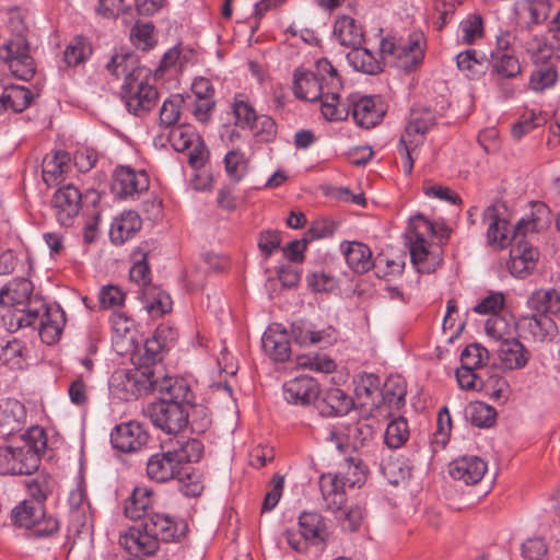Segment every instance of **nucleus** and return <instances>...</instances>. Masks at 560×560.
<instances>
[{
	"label": "nucleus",
	"mask_w": 560,
	"mask_h": 560,
	"mask_svg": "<svg viewBox=\"0 0 560 560\" xmlns=\"http://www.w3.org/2000/svg\"><path fill=\"white\" fill-rule=\"evenodd\" d=\"M188 408L176 401L158 399L148 405L145 415L155 428L167 434H177L188 428Z\"/></svg>",
	"instance_id": "obj_6"
},
{
	"label": "nucleus",
	"mask_w": 560,
	"mask_h": 560,
	"mask_svg": "<svg viewBox=\"0 0 560 560\" xmlns=\"http://www.w3.org/2000/svg\"><path fill=\"white\" fill-rule=\"evenodd\" d=\"M172 453L176 456V460L182 466H187L189 463H197L203 455V444L197 439H190L182 443Z\"/></svg>",
	"instance_id": "obj_51"
},
{
	"label": "nucleus",
	"mask_w": 560,
	"mask_h": 560,
	"mask_svg": "<svg viewBox=\"0 0 560 560\" xmlns=\"http://www.w3.org/2000/svg\"><path fill=\"white\" fill-rule=\"evenodd\" d=\"M19 446H0V475H31L37 470L47 447L43 429L33 427L21 438Z\"/></svg>",
	"instance_id": "obj_3"
},
{
	"label": "nucleus",
	"mask_w": 560,
	"mask_h": 560,
	"mask_svg": "<svg viewBox=\"0 0 560 560\" xmlns=\"http://www.w3.org/2000/svg\"><path fill=\"white\" fill-rule=\"evenodd\" d=\"M0 58L5 61L11 72L19 79L28 81L35 74V62L30 55V45L22 33L9 38L0 48Z\"/></svg>",
	"instance_id": "obj_7"
},
{
	"label": "nucleus",
	"mask_w": 560,
	"mask_h": 560,
	"mask_svg": "<svg viewBox=\"0 0 560 560\" xmlns=\"http://www.w3.org/2000/svg\"><path fill=\"white\" fill-rule=\"evenodd\" d=\"M482 223L488 225L487 241L491 246L503 248L509 243V222L500 218L495 205L488 206L482 212Z\"/></svg>",
	"instance_id": "obj_23"
},
{
	"label": "nucleus",
	"mask_w": 560,
	"mask_h": 560,
	"mask_svg": "<svg viewBox=\"0 0 560 560\" xmlns=\"http://www.w3.org/2000/svg\"><path fill=\"white\" fill-rule=\"evenodd\" d=\"M299 528L301 536L313 545L324 542L329 535L324 517L317 512L301 513Z\"/></svg>",
	"instance_id": "obj_28"
},
{
	"label": "nucleus",
	"mask_w": 560,
	"mask_h": 560,
	"mask_svg": "<svg viewBox=\"0 0 560 560\" xmlns=\"http://www.w3.org/2000/svg\"><path fill=\"white\" fill-rule=\"evenodd\" d=\"M423 57V35L416 33L410 35L407 42L399 43L393 67L409 72L421 63Z\"/></svg>",
	"instance_id": "obj_22"
},
{
	"label": "nucleus",
	"mask_w": 560,
	"mask_h": 560,
	"mask_svg": "<svg viewBox=\"0 0 560 560\" xmlns=\"http://www.w3.org/2000/svg\"><path fill=\"white\" fill-rule=\"evenodd\" d=\"M106 69L116 79L124 78V83L147 79L150 72L140 66L138 56L132 51L116 52L106 65Z\"/></svg>",
	"instance_id": "obj_16"
},
{
	"label": "nucleus",
	"mask_w": 560,
	"mask_h": 560,
	"mask_svg": "<svg viewBox=\"0 0 560 560\" xmlns=\"http://www.w3.org/2000/svg\"><path fill=\"white\" fill-rule=\"evenodd\" d=\"M353 406V400L340 388H328L322 399L320 412L325 416L347 415Z\"/></svg>",
	"instance_id": "obj_36"
},
{
	"label": "nucleus",
	"mask_w": 560,
	"mask_h": 560,
	"mask_svg": "<svg viewBox=\"0 0 560 560\" xmlns=\"http://www.w3.org/2000/svg\"><path fill=\"white\" fill-rule=\"evenodd\" d=\"M373 434V427L363 420H359L348 424L345 429L343 435L346 436L348 444L353 450H358L372 440Z\"/></svg>",
	"instance_id": "obj_47"
},
{
	"label": "nucleus",
	"mask_w": 560,
	"mask_h": 560,
	"mask_svg": "<svg viewBox=\"0 0 560 560\" xmlns=\"http://www.w3.org/2000/svg\"><path fill=\"white\" fill-rule=\"evenodd\" d=\"M150 435L144 427L137 421L120 423L110 433L114 448L122 453H136L147 445Z\"/></svg>",
	"instance_id": "obj_14"
},
{
	"label": "nucleus",
	"mask_w": 560,
	"mask_h": 560,
	"mask_svg": "<svg viewBox=\"0 0 560 560\" xmlns=\"http://www.w3.org/2000/svg\"><path fill=\"white\" fill-rule=\"evenodd\" d=\"M434 224L422 214L413 215L409 221V229L406 233L412 264L419 272H433L440 265L439 255L429 250L428 236L434 235Z\"/></svg>",
	"instance_id": "obj_4"
},
{
	"label": "nucleus",
	"mask_w": 560,
	"mask_h": 560,
	"mask_svg": "<svg viewBox=\"0 0 560 560\" xmlns=\"http://www.w3.org/2000/svg\"><path fill=\"white\" fill-rule=\"evenodd\" d=\"M495 409L485 402L477 401L469 406L470 422L478 428L491 427L495 421Z\"/></svg>",
	"instance_id": "obj_57"
},
{
	"label": "nucleus",
	"mask_w": 560,
	"mask_h": 560,
	"mask_svg": "<svg viewBox=\"0 0 560 560\" xmlns=\"http://www.w3.org/2000/svg\"><path fill=\"white\" fill-rule=\"evenodd\" d=\"M44 516V505L32 500H23L11 512V520L15 526L31 529Z\"/></svg>",
	"instance_id": "obj_39"
},
{
	"label": "nucleus",
	"mask_w": 560,
	"mask_h": 560,
	"mask_svg": "<svg viewBox=\"0 0 560 560\" xmlns=\"http://www.w3.org/2000/svg\"><path fill=\"white\" fill-rule=\"evenodd\" d=\"M351 112L355 122L366 129L377 125L384 115V110L376 105V101L371 96L353 100Z\"/></svg>",
	"instance_id": "obj_31"
},
{
	"label": "nucleus",
	"mask_w": 560,
	"mask_h": 560,
	"mask_svg": "<svg viewBox=\"0 0 560 560\" xmlns=\"http://www.w3.org/2000/svg\"><path fill=\"white\" fill-rule=\"evenodd\" d=\"M497 352L501 365L505 370L523 369L529 360L528 351L514 337L498 345Z\"/></svg>",
	"instance_id": "obj_25"
},
{
	"label": "nucleus",
	"mask_w": 560,
	"mask_h": 560,
	"mask_svg": "<svg viewBox=\"0 0 560 560\" xmlns=\"http://www.w3.org/2000/svg\"><path fill=\"white\" fill-rule=\"evenodd\" d=\"M143 307L151 317H160L172 308L170 295L155 285L141 290Z\"/></svg>",
	"instance_id": "obj_37"
},
{
	"label": "nucleus",
	"mask_w": 560,
	"mask_h": 560,
	"mask_svg": "<svg viewBox=\"0 0 560 560\" xmlns=\"http://www.w3.org/2000/svg\"><path fill=\"white\" fill-rule=\"evenodd\" d=\"M70 155L66 151H56L46 155L42 163V176L46 185H57L70 168Z\"/></svg>",
	"instance_id": "obj_30"
},
{
	"label": "nucleus",
	"mask_w": 560,
	"mask_h": 560,
	"mask_svg": "<svg viewBox=\"0 0 560 560\" xmlns=\"http://www.w3.org/2000/svg\"><path fill=\"white\" fill-rule=\"evenodd\" d=\"M25 486L31 497L30 500L44 505V502L54 490L55 481L48 475L38 474L34 478L26 480Z\"/></svg>",
	"instance_id": "obj_48"
},
{
	"label": "nucleus",
	"mask_w": 560,
	"mask_h": 560,
	"mask_svg": "<svg viewBox=\"0 0 560 560\" xmlns=\"http://www.w3.org/2000/svg\"><path fill=\"white\" fill-rule=\"evenodd\" d=\"M551 223V211L547 205L540 201L532 202V212L527 218L521 219L514 228V232L526 235L535 234L547 229Z\"/></svg>",
	"instance_id": "obj_29"
},
{
	"label": "nucleus",
	"mask_w": 560,
	"mask_h": 560,
	"mask_svg": "<svg viewBox=\"0 0 560 560\" xmlns=\"http://www.w3.org/2000/svg\"><path fill=\"white\" fill-rule=\"evenodd\" d=\"M334 34L342 46L355 48L361 46L364 40V33L361 25L348 15H342L336 20Z\"/></svg>",
	"instance_id": "obj_33"
},
{
	"label": "nucleus",
	"mask_w": 560,
	"mask_h": 560,
	"mask_svg": "<svg viewBox=\"0 0 560 560\" xmlns=\"http://www.w3.org/2000/svg\"><path fill=\"white\" fill-rule=\"evenodd\" d=\"M518 325L521 329L528 332L534 341H546L551 339L557 327L553 319L549 315L533 314L520 319Z\"/></svg>",
	"instance_id": "obj_27"
},
{
	"label": "nucleus",
	"mask_w": 560,
	"mask_h": 560,
	"mask_svg": "<svg viewBox=\"0 0 560 560\" xmlns=\"http://www.w3.org/2000/svg\"><path fill=\"white\" fill-rule=\"evenodd\" d=\"M233 113L236 118V125L242 129L249 128L258 117L254 107L243 96L235 97Z\"/></svg>",
	"instance_id": "obj_64"
},
{
	"label": "nucleus",
	"mask_w": 560,
	"mask_h": 560,
	"mask_svg": "<svg viewBox=\"0 0 560 560\" xmlns=\"http://www.w3.org/2000/svg\"><path fill=\"white\" fill-rule=\"evenodd\" d=\"M381 380L375 374H363L355 384V397L361 406L380 407L378 396Z\"/></svg>",
	"instance_id": "obj_42"
},
{
	"label": "nucleus",
	"mask_w": 560,
	"mask_h": 560,
	"mask_svg": "<svg viewBox=\"0 0 560 560\" xmlns=\"http://www.w3.org/2000/svg\"><path fill=\"white\" fill-rule=\"evenodd\" d=\"M92 54V48L85 38L74 37L63 51V60L69 67L78 66L86 60Z\"/></svg>",
	"instance_id": "obj_49"
},
{
	"label": "nucleus",
	"mask_w": 560,
	"mask_h": 560,
	"mask_svg": "<svg viewBox=\"0 0 560 560\" xmlns=\"http://www.w3.org/2000/svg\"><path fill=\"white\" fill-rule=\"evenodd\" d=\"M154 369L149 366L135 370H117L110 378V386L130 400L152 390Z\"/></svg>",
	"instance_id": "obj_9"
},
{
	"label": "nucleus",
	"mask_w": 560,
	"mask_h": 560,
	"mask_svg": "<svg viewBox=\"0 0 560 560\" xmlns=\"http://www.w3.org/2000/svg\"><path fill=\"white\" fill-rule=\"evenodd\" d=\"M490 78L503 89L506 96H511L514 90L511 86L504 88V82L517 78L521 72V63L518 58L506 51H491Z\"/></svg>",
	"instance_id": "obj_15"
},
{
	"label": "nucleus",
	"mask_w": 560,
	"mask_h": 560,
	"mask_svg": "<svg viewBox=\"0 0 560 560\" xmlns=\"http://www.w3.org/2000/svg\"><path fill=\"white\" fill-rule=\"evenodd\" d=\"M348 468L346 472H338L346 487L353 488L360 487L365 481V466L357 457H349L346 459Z\"/></svg>",
	"instance_id": "obj_60"
},
{
	"label": "nucleus",
	"mask_w": 560,
	"mask_h": 560,
	"mask_svg": "<svg viewBox=\"0 0 560 560\" xmlns=\"http://www.w3.org/2000/svg\"><path fill=\"white\" fill-rule=\"evenodd\" d=\"M33 284L30 280L14 279L0 290V303L3 305L20 306L31 302Z\"/></svg>",
	"instance_id": "obj_34"
},
{
	"label": "nucleus",
	"mask_w": 560,
	"mask_h": 560,
	"mask_svg": "<svg viewBox=\"0 0 560 560\" xmlns=\"http://www.w3.org/2000/svg\"><path fill=\"white\" fill-rule=\"evenodd\" d=\"M188 427L191 432L200 434L206 432L211 425V416L208 407L202 404H196L195 400L189 402Z\"/></svg>",
	"instance_id": "obj_50"
},
{
	"label": "nucleus",
	"mask_w": 560,
	"mask_h": 560,
	"mask_svg": "<svg viewBox=\"0 0 560 560\" xmlns=\"http://www.w3.org/2000/svg\"><path fill=\"white\" fill-rule=\"evenodd\" d=\"M489 360V351L479 343L468 345L460 354L462 365L468 369H481Z\"/></svg>",
	"instance_id": "obj_53"
},
{
	"label": "nucleus",
	"mask_w": 560,
	"mask_h": 560,
	"mask_svg": "<svg viewBox=\"0 0 560 560\" xmlns=\"http://www.w3.org/2000/svg\"><path fill=\"white\" fill-rule=\"evenodd\" d=\"M184 467L177 463L172 451L150 456L147 463V475L156 482H167L184 474Z\"/></svg>",
	"instance_id": "obj_18"
},
{
	"label": "nucleus",
	"mask_w": 560,
	"mask_h": 560,
	"mask_svg": "<svg viewBox=\"0 0 560 560\" xmlns=\"http://www.w3.org/2000/svg\"><path fill=\"white\" fill-rule=\"evenodd\" d=\"M487 469V463L478 456H462L448 465L451 477L467 486L478 483Z\"/></svg>",
	"instance_id": "obj_19"
},
{
	"label": "nucleus",
	"mask_w": 560,
	"mask_h": 560,
	"mask_svg": "<svg viewBox=\"0 0 560 560\" xmlns=\"http://www.w3.org/2000/svg\"><path fill=\"white\" fill-rule=\"evenodd\" d=\"M407 394L406 382L401 376H389L383 384L381 390V404H387L392 409H400L405 405V397Z\"/></svg>",
	"instance_id": "obj_41"
},
{
	"label": "nucleus",
	"mask_w": 560,
	"mask_h": 560,
	"mask_svg": "<svg viewBox=\"0 0 560 560\" xmlns=\"http://www.w3.org/2000/svg\"><path fill=\"white\" fill-rule=\"evenodd\" d=\"M23 306L24 307L20 311V315L16 316L19 327L39 325L43 312L49 310L43 301H31Z\"/></svg>",
	"instance_id": "obj_58"
},
{
	"label": "nucleus",
	"mask_w": 560,
	"mask_h": 560,
	"mask_svg": "<svg viewBox=\"0 0 560 560\" xmlns=\"http://www.w3.org/2000/svg\"><path fill=\"white\" fill-rule=\"evenodd\" d=\"M82 195L72 184L58 188L51 198V208L60 225L70 226L81 208Z\"/></svg>",
	"instance_id": "obj_13"
},
{
	"label": "nucleus",
	"mask_w": 560,
	"mask_h": 560,
	"mask_svg": "<svg viewBox=\"0 0 560 560\" xmlns=\"http://www.w3.org/2000/svg\"><path fill=\"white\" fill-rule=\"evenodd\" d=\"M184 100L179 95H173L165 100L160 110V126L174 127L180 117V106Z\"/></svg>",
	"instance_id": "obj_59"
},
{
	"label": "nucleus",
	"mask_w": 560,
	"mask_h": 560,
	"mask_svg": "<svg viewBox=\"0 0 560 560\" xmlns=\"http://www.w3.org/2000/svg\"><path fill=\"white\" fill-rule=\"evenodd\" d=\"M152 390L158 393L160 400L176 401L189 406L195 400V394L189 383L179 376H167L154 369Z\"/></svg>",
	"instance_id": "obj_12"
},
{
	"label": "nucleus",
	"mask_w": 560,
	"mask_h": 560,
	"mask_svg": "<svg viewBox=\"0 0 560 560\" xmlns=\"http://www.w3.org/2000/svg\"><path fill=\"white\" fill-rule=\"evenodd\" d=\"M152 491L147 487H136L131 495L126 500L125 515L131 520L144 518L152 505Z\"/></svg>",
	"instance_id": "obj_40"
},
{
	"label": "nucleus",
	"mask_w": 560,
	"mask_h": 560,
	"mask_svg": "<svg viewBox=\"0 0 560 560\" xmlns=\"http://www.w3.org/2000/svg\"><path fill=\"white\" fill-rule=\"evenodd\" d=\"M225 171L230 178L240 182L247 170V161L245 155L236 150L229 151L224 158Z\"/></svg>",
	"instance_id": "obj_63"
},
{
	"label": "nucleus",
	"mask_w": 560,
	"mask_h": 560,
	"mask_svg": "<svg viewBox=\"0 0 560 560\" xmlns=\"http://www.w3.org/2000/svg\"><path fill=\"white\" fill-rule=\"evenodd\" d=\"M187 532L188 525L184 520L151 512L138 527H131L128 533L121 535L119 542L129 551L153 556L159 550L161 541H179Z\"/></svg>",
	"instance_id": "obj_2"
},
{
	"label": "nucleus",
	"mask_w": 560,
	"mask_h": 560,
	"mask_svg": "<svg viewBox=\"0 0 560 560\" xmlns=\"http://www.w3.org/2000/svg\"><path fill=\"white\" fill-rule=\"evenodd\" d=\"M526 235L521 232H513L510 240V261L508 267L510 272L518 278H525L530 273L539 257L537 248L533 247L526 240Z\"/></svg>",
	"instance_id": "obj_11"
},
{
	"label": "nucleus",
	"mask_w": 560,
	"mask_h": 560,
	"mask_svg": "<svg viewBox=\"0 0 560 560\" xmlns=\"http://www.w3.org/2000/svg\"><path fill=\"white\" fill-rule=\"evenodd\" d=\"M550 37H534L529 45L535 62H547L551 58L560 59V32H550Z\"/></svg>",
	"instance_id": "obj_38"
},
{
	"label": "nucleus",
	"mask_w": 560,
	"mask_h": 560,
	"mask_svg": "<svg viewBox=\"0 0 560 560\" xmlns=\"http://www.w3.org/2000/svg\"><path fill=\"white\" fill-rule=\"evenodd\" d=\"M521 10L528 16L530 24H539L549 16L550 3L548 0H526L522 3Z\"/></svg>",
	"instance_id": "obj_62"
},
{
	"label": "nucleus",
	"mask_w": 560,
	"mask_h": 560,
	"mask_svg": "<svg viewBox=\"0 0 560 560\" xmlns=\"http://www.w3.org/2000/svg\"><path fill=\"white\" fill-rule=\"evenodd\" d=\"M141 219L135 211H126L110 225L109 237L116 245L124 244L141 229Z\"/></svg>",
	"instance_id": "obj_32"
},
{
	"label": "nucleus",
	"mask_w": 560,
	"mask_h": 560,
	"mask_svg": "<svg viewBox=\"0 0 560 560\" xmlns=\"http://www.w3.org/2000/svg\"><path fill=\"white\" fill-rule=\"evenodd\" d=\"M435 125V118L430 110H413L398 142V153L402 160L405 174L413 170L415 154L424 142L425 133Z\"/></svg>",
	"instance_id": "obj_5"
},
{
	"label": "nucleus",
	"mask_w": 560,
	"mask_h": 560,
	"mask_svg": "<svg viewBox=\"0 0 560 560\" xmlns=\"http://www.w3.org/2000/svg\"><path fill=\"white\" fill-rule=\"evenodd\" d=\"M409 436L408 423L404 418L393 420L385 431V443L390 448L400 447Z\"/></svg>",
	"instance_id": "obj_54"
},
{
	"label": "nucleus",
	"mask_w": 560,
	"mask_h": 560,
	"mask_svg": "<svg viewBox=\"0 0 560 560\" xmlns=\"http://www.w3.org/2000/svg\"><path fill=\"white\" fill-rule=\"evenodd\" d=\"M62 314L59 310H46L42 314L40 324L38 325V334L43 342L52 345L60 338Z\"/></svg>",
	"instance_id": "obj_45"
},
{
	"label": "nucleus",
	"mask_w": 560,
	"mask_h": 560,
	"mask_svg": "<svg viewBox=\"0 0 560 560\" xmlns=\"http://www.w3.org/2000/svg\"><path fill=\"white\" fill-rule=\"evenodd\" d=\"M261 343L265 352L275 361L284 362L291 354L289 335L279 325L269 327L262 335Z\"/></svg>",
	"instance_id": "obj_24"
},
{
	"label": "nucleus",
	"mask_w": 560,
	"mask_h": 560,
	"mask_svg": "<svg viewBox=\"0 0 560 560\" xmlns=\"http://www.w3.org/2000/svg\"><path fill=\"white\" fill-rule=\"evenodd\" d=\"M336 520L343 530H357L363 520V510L359 505H345L340 511L335 514Z\"/></svg>",
	"instance_id": "obj_61"
},
{
	"label": "nucleus",
	"mask_w": 560,
	"mask_h": 560,
	"mask_svg": "<svg viewBox=\"0 0 560 560\" xmlns=\"http://www.w3.org/2000/svg\"><path fill=\"white\" fill-rule=\"evenodd\" d=\"M149 188V178L144 172H135L132 168L121 166L114 173L113 191L121 197H132Z\"/></svg>",
	"instance_id": "obj_17"
},
{
	"label": "nucleus",
	"mask_w": 560,
	"mask_h": 560,
	"mask_svg": "<svg viewBox=\"0 0 560 560\" xmlns=\"http://www.w3.org/2000/svg\"><path fill=\"white\" fill-rule=\"evenodd\" d=\"M350 66L365 74H377L383 70V62L374 57L368 48L357 46L347 55Z\"/></svg>",
	"instance_id": "obj_43"
},
{
	"label": "nucleus",
	"mask_w": 560,
	"mask_h": 560,
	"mask_svg": "<svg viewBox=\"0 0 560 560\" xmlns=\"http://www.w3.org/2000/svg\"><path fill=\"white\" fill-rule=\"evenodd\" d=\"M3 95L7 100L8 107L14 113H21L26 109L33 97V94L28 89L19 85L5 89Z\"/></svg>",
	"instance_id": "obj_52"
},
{
	"label": "nucleus",
	"mask_w": 560,
	"mask_h": 560,
	"mask_svg": "<svg viewBox=\"0 0 560 560\" xmlns=\"http://www.w3.org/2000/svg\"><path fill=\"white\" fill-rule=\"evenodd\" d=\"M348 266L358 273H364L373 267L372 252L369 246L359 242L342 245Z\"/></svg>",
	"instance_id": "obj_35"
},
{
	"label": "nucleus",
	"mask_w": 560,
	"mask_h": 560,
	"mask_svg": "<svg viewBox=\"0 0 560 560\" xmlns=\"http://www.w3.org/2000/svg\"><path fill=\"white\" fill-rule=\"evenodd\" d=\"M317 382L310 376L301 375L292 378L283 385L284 399L294 405H310L319 396Z\"/></svg>",
	"instance_id": "obj_20"
},
{
	"label": "nucleus",
	"mask_w": 560,
	"mask_h": 560,
	"mask_svg": "<svg viewBox=\"0 0 560 560\" xmlns=\"http://www.w3.org/2000/svg\"><path fill=\"white\" fill-rule=\"evenodd\" d=\"M457 68L465 73L468 79H478L486 73L489 65L485 56L478 57L475 49H468L459 52L456 57Z\"/></svg>",
	"instance_id": "obj_44"
},
{
	"label": "nucleus",
	"mask_w": 560,
	"mask_h": 560,
	"mask_svg": "<svg viewBox=\"0 0 560 560\" xmlns=\"http://www.w3.org/2000/svg\"><path fill=\"white\" fill-rule=\"evenodd\" d=\"M120 94L127 110L138 117L148 115L159 101L156 88L144 79H138L132 83H124Z\"/></svg>",
	"instance_id": "obj_10"
},
{
	"label": "nucleus",
	"mask_w": 560,
	"mask_h": 560,
	"mask_svg": "<svg viewBox=\"0 0 560 560\" xmlns=\"http://www.w3.org/2000/svg\"><path fill=\"white\" fill-rule=\"evenodd\" d=\"M325 509L334 515L347 505L345 485L339 474H325L319 479Z\"/></svg>",
	"instance_id": "obj_21"
},
{
	"label": "nucleus",
	"mask_w": 560,
	"mask_h": 560,
	"mask_svg": "<svg viewBox=\"0 0 560 560\" xmlns=\"http://www.w3.org/2000/svg\"><path fill=\"white\" fill-rule=\"evenodd\" d=\"M25 418L24 406L15 399H7L0 402V436H8L20 431Z\"/></svg>",
	"instance_id": "obj_26"
},
{
	"label": "nucleus",
	"mask_w": 560,
	"mask_h": 560,
	"mask_svg": "<svg viewBox=\"0 0 560 560\" xmlns=\"http://www.w3.org/2000/svg\"><path fill=\"white\" fill-rule=\"evenodd\" d=\"M557 77L556 68L545 62V65L538 67L532 72L529 86L532 90L537 92L544 91L556 83Z\"/></svg>",
	"instance_id": "obj_56"
},
{
	"label": "nucleus",
	"mask_w": 560,
	"mask_h": 560,
	"mask_svg": "<svg viewBox=\"0 0 560 560\" xmlns=\"http://www.w3.org/2000/svg\"><path fill=\"white\" fill-rule=\"evenodd\" d=\"M529 308L536 314H556L560 311V294L555 290H537L528 300Z\"/></svg>",
	"instance_id": "obj_46"
},
{
	"label": "nucleus",
	"mask_w": 560,
	"mask_h": 560,
	"mask_svg": "<svg viewBox=\"0 0 560 560\" xmlns=\"http://www.w3.org/2000/svg\"><path fill=\"white\" fill-rule=\"evenodd\" d=\"M168 141L175 151L187 152L188 163L192 168L200 170L208 161L209 151L192 126L178 125L172 127Z\"/></svg>",
	"instance_id": "obj_8"
},
{
	"label": "nucleus",
	"mask_w": 560,
	"mask_h": 560,
	"mask_svg": "<svg viewBox=\"0 0 560 560\" xmlns=\"http://www.w3.org/2000/svg\"><path fill=\"white\" fill-rule=\"evenodd\" d=\"M342 80L337 69L325 58L316 61V73L303 68L294 71V95L303 101H322V114L328 120H343L350 114V107L340 103L339 92Z\"/></svg>",
	"instance_id": "obj_1"
},
{
	"label": "nucleus",
	"mask_w": 560,
	"mask_h": 560,
	"mask_svg": "<svg viewBox=\"0 0 560 560\" xmlns=\"http://www.w3.org/2000/svg\"><path fill=\"white\" fill-rule=\"evenodd\" d=\"M545 121L546 118L540 112L527 110L520 117L518 121L513 125L512 136L515 139H521L533 129L544 125Z\"/></svg>",
	"instance_id": "obj_55"
}]
</instances>
